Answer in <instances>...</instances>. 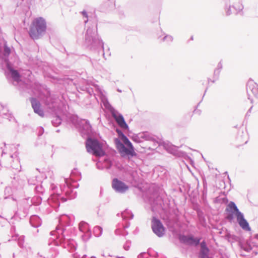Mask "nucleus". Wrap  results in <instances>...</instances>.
Segmentation results:
<instances>
[{
	"label": "nucleus",
	"mask_w": 258,
	"mask_h": 258,
	"mask_svg": "<svg viewBox=\"0 0 258 258\" xmlns=\"http://www.w3.org/2000/svg\"><path fill=\"white\" fill-rule=\"evenodd\" d=\"M228 207L231 210L232 213L234 214L236 216L238 215L239 213H241L240 212H239L236 205L233 202L229 203L228 205Z\"/></svg>",
	"instance_id": "9d476101"
},
{
	"label": "nucleus",
	"mask_w": 258,
	"mask_h": 258,
	"mask_svg": "<svg viewBox=\"0 0 258 258\" xmlns=\"http://www.w3.org/2000/svg\"><path fill=\"white\" fill-rule=\"evenodd\" d=\"M247 89L250 90L253 94H257L258 93V85L252 81H250L247 85Z\"/></svg>",
	"instance_id": "1a4fd4ad"
},
{
	"label": "nucleus",
	"mask_w": 258,
	"mask_h": 258,
	"mask_svg": "<svg viewBox=\"0 0 258 258\" xmlns=\"http://www.w3.org/2000/svg\"><path fill=\"white\" fill-rule=\"evenodd\" d=\"M111 115L115 120L118 125L123 129H127L128 125L124 121L123 116L118 113L114 109H112L111 111Z\"/></svg>",
	"instance_id": "39448f33"
},
{
	"label": "nucleus",
	"mask_w": 258,
	"mask_h": 258,
	"mask_svg": "<svg viewBox=\"0 0 258 258\" xmlns=\"http://www.w3.org/2000/svg\"><path fill=\"white\" fill-rule=\"evenodd\" d=\"M10 71L11 72L12 77L14 79V80L17 82L20 81V75H19L18 71L13 69H10Z\"/></svg>",
	"instance_id": "f8f14e48"
},
{
	"label": "nucleus",
	"mask_w": 258,
	"mask_h": 258,
	"mask_svg": "<svg viewBox=\"0 0 258 258\" xmlns=\"http://www.w3.org/2000/svg\"><path fill=\"white\" fill-rule=\"evenodd\" d=\"M30 101L32 104V107L33 108L34 112L38 114L39 116L43 117L44 113L41 108L40 102L34 98H32L30 99Z\"/></svg>",
	"instance_id": "0eeeda50"
},
{
	"label": "nucleus",
	"mask_w": 258,
	"mask_h": 258,
	"mask_svg": "<svg viewBox=\"0 0 258 258\" xmlns=\"http://www.w3.org/2000/svg\"><path fill=\"white\" fill-rule=\"evenodd\" d=\"M82 14H83V15H86V13L85 12H83Z\"/></svg>",
	"instance_id": "dca6fc26"
},
{
	"label": "nucleus",
	"mask_w": 258,
	"mask_h": 258,
	"mask_svg": "<svg viewBox=\"0 0 258 258\" xmlns=\"http://www.w3.org/2000/svg\"><path fill=\"white\" fill-rule=\"evenodd\" d=\"M112 186L114 189L120 192H124L128 189L126 185L116 178L113 180Z\"/></svg>",
	"instance_id": "423d86ee"
},
{
	"label": "nucleus",
	"mask_w": 258,
	"mask_h": 258,
	"mask_svg": "<svg viewBox=\"0 0 258 258\" xmlns=\"http://www.w3.org/2000/svg\"><path fill=\"white\" fill-rule=\"evenodd\" d=\"M228 219L230 220H232V217L231 216H228Z\"/></svg>",
	"instance_id": "2eb2a0df"
},
{
	"label": "nucleus",
	"mask_w": 258,
	"mask_h": 258,
	"mask_svg": "<svg viewBox=\"0 0 258 258\" xmlns=\"http://www.w3.org/2000/svg\"><path fill=\"white\" fill-rule=\"evenodd\" d=\"M5 51L6 53L9 54L10 53V49L9 48L6 47L5 48Z\"/></svg>",
	"instance_id": "4468645a"
},
{
	"label": "nucleus",
	"mask_w": 258,
	"mask_h": 258,
	"mask_svg": "<svg viewBox=\"0 0 258 258\" xmlns=\"http://www.w3.org/2000/svg\"><path fill=\"white\" fill-rule=\"evenodd\" d=\"M86 148L88 152L96 157H102L105 154L104 144L95 139H87Z\"/></svg>",
	"instance_id": "7ed1b4c3"
},
{
	"label": "nucleus",
	"mask_w": 258,
	"mask_h": 258,
	"mask_svg": "<svg viewBox=\"0 0 258 258\" xmlns=\"http://www.w3.org/2000/svg\"><path fill=\"white\" fill-rule=\"evenodd\" d=\"M236 217L239 225L243 229L247 231L250 230V228L249 226L248 223L244 218L243 215L242 213H239L238 215Z\"/></svg>",
	"instance_id": "6e6552de"
},
{
	"label": "nucleus",
	"mask_w": 258,
	"mask_h": 258,
	"mask_svg": "<svg viewBox=\"0 0 258 258\" xmlns=\"http://www.w3.org/2000/svg\"><path fill=\"white\" fill-rule=\"evenodd\" d=\"M152 228L154 232L159 236H162L164 233V228L161 222L156 218L152 221Z\"/></svg>",
	"instance_id": "20e7f679"
},
{
	"label": "nucleus",
	"mask_w": 258,
	"mask_h": 258,
	"mask_svg": "<svg viewBox=\"0 0 258 258\" xmlns=\"http://www.w3.org/2000/svg\"><path fill=\"white\" fill-rule=\"evenodd\" d=\"M186 242L190 244H196L197 245L200 242V239H194L193 237H185L184 240Z\"/></svg>",
	"instance_id": "9b49d317"
},
{
	"label": "nucleus",
	"mask_w": 258,
	"mask_h": 258,
	"mask_svg": "<svg viewBox=\"0 0 258 258\" xmlns=\"http://www.w3.org/2000/svg\"><path fill=\"white\" fill-rule=\"evenodd\" d=\"M119 137L120 140L123 142L124 145L121 143L120 140L118 139H115L114 142L116 145L117 149L122 156H133L135 154L133 147L132 143L127 138V137L124 135V134L119 130H117Z\"/></svg>",
	"instance_id": "f257e3e1"
},
{
	"label": "nucleus",
	"mask_w": 258,
	"mask_h": 258,
	"mask_svg": "<svg viewBox=\"0 0 258 258\" xmlns=\"http://www.w3.org/2000/svg\"><path fill=\"white\" fill-rule=\"evenodd\" d=\"M201 248H202V252L206 255L208 252V249L206 246V243L205 242H202L201 244Z\"/></svg>",
	"instance_id": "ddd939ff"
},
{
	"label": "nucleus",
	"mask_w": 258,
	"mask_h": 258,
	"mask_svg": "<svg viewBox=\"0 0 258 258\" xmlns=\"http://www.w3.org/2000/svg\"><path fill=\"white\" fill-rule=\"evenodd\" d=\"M46 25L42 17L35 19L32 23L29 31L30 37L33 39H38L45 32Z\"/></svg>",
	"instance_id": "f03ea898"
}]
</instances>
